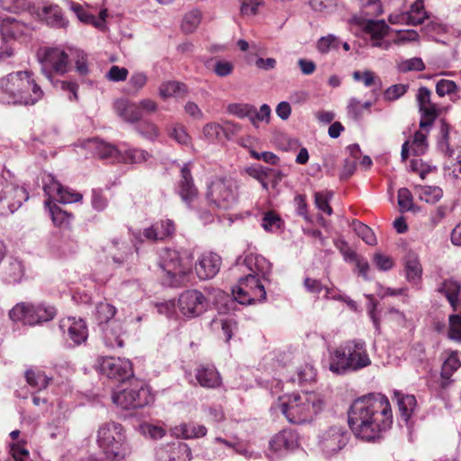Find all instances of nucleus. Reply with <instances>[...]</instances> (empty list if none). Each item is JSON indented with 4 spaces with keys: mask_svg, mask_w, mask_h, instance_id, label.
Listing matches in <instances>:
<instances>
[{
    "mask_svg": "<svg viewBox=\"0 0 461 461\" xmlns=\"http://www.w3.org/2000/svg\"><path fill=\"white\" fill-rule=\"evenodd\" d=\"M416 194L421 201L435 203L442 197L443 192L438 186L420 185L416 187Z\"/></svg>",
    "mask_w": 461,
    "mask_h": 461,
    "instance_id": "a19ab883",
    "label": "nucleus"
},
{
    "mask_svg": "<svg viewBox=\"0 0 461 461\" xmlns=\"http://www.w3.org/2000/svg\"><path fill=\"white\" fill-rule=\"evenodd\" d=\"M348 425L356 438L376 442L393 424L388 398L382 393H369L355 400L348 410Z\"/></svg>",
    "mask_w": 461,
    "mask_h": 461,
    "instance_id": "f257e3e1",
    "label": "nucleus"
},
{
    "mask_svg": "<svg viewBox=\"0 0 461 461\" xmlns=\"http://www.w3.org/2000/svg\"><path fill=\"white\" fill-rule=\"evenodd\" d=\"M167 133L169 137L175 140L178 144L186 146L190 143L191 138L182 124H172L167 128Z\"/></svg>",
    "mask_w": 461,
    "mask_h": 461,
    "instance_id": "603ef678",
    "label": "nucleus"
},
{
    "mask_svg": "<svg viewBox=\"0 0 461 461\" xmlns=\"http://www.w3.org/2000/svg\"><path fill=\"white\" fill-rule=\"evenodd\" d=\"M191 162L184 164L180 170V180L178 183V194L186 204H190L198 194L191 175Z\"/></svg>",
    "mask_w": 461,
    "mask_h": 461,
    "instance_id": "4be33fe9",
    "label": "nucleus"
},
{
    "mask_svg": "<svg viewBox=\"0 0 461 461\" xmlns=\"http://www.w3.org/2000/svg\"><path fill=\"white\" fill-rule=\"evenodd\" d=\"M48 431L51 438H62L65 436L67 429L65 427L64 417H57L48 425Z\"/></svg>",
    "mask_w": 461,
    "mask_h": 461,
    "instance_id": "052dcab7",
    "label": "nucleus"
},
{
    "mask_svg": "<svg viewBox=\"0 0 461 461\" xmlns=\"http://www.w3.org/2000/svg\"><path fill=\"white\" fill-rule=\"evenodd\" d=\"M409 86L405 84H397L389 86L384 93V98L392 102L402 97L408 90Z\"/></svg>",
    "mask_w": 461,
    "mask_h": 461,
    "instance_id": "0e129e2a",
    "label": "nucleus"
},
{
    "mask_svg": "<svg viewBox=\"0 0 461 461\" xmlns=\"http://www.w3.org/2000/svg\"><path fill=\"white\" fill-rule=\"evenodd\" d=\"M68 54L60 48H47L38 52L41 71L52 85L70 93L69 100L77 99L78 86L73 82L54 81L53 73L64 74L68 68Z\"/></svg>",
    "mask_w": 461,
    "mask_h": 461,
    "instance_id": "0eeeda50",
    "label": "nucleus"
},
{
    "mask_svg": "<svg viewBox=\"0 0 461 461\" xmlns=\"http://www.w3.org/2000/svg\"><path fill=\"white\" fill-rule=\"evenodd\" d=\"M447 353V357L442 365L441 377L443 379H449L452 375L461 366V360L458 351L450 350Z\"/></svg>",
    "mask_w": 461,
    "mask_h": 461,
    "instance_id": "4c0bfd02",
    "label": "nucleus"
},
{
    "mask_svg": "<svg viewBox=\"0 0 461 461\" xmlns=\"http://www.w3.org/2000/svg\"><path fill=\"white\" fill-rule=\"evenodd\" d=\"M243 264L249 271V274H253L262 280L267 281L271 273V263L261 255L250 253L245 257Z\"/></svg>",
    "mask_w": 461,
    "mask_h": 461,
    "instance_id": "5701e85b",
    "label": "nucleus"
},
{
    "mask_svg": "<svg viewBox=\"0 0 461 461\" xmlns=\"http://www.w3.org/2000/svg\"><path fill=\"white\" fill-rule=\"evenodd\" d=\"M195 378L199 384L205 388H216L221 385V379L213 366L202 365L197 367Z\"/></svg>",
    "mask_w": 461,
    "mask_h": 461,
    "instance_id": "cd10ccee",
    "label": "nucleus"
},
{
    "mask_svg": "<svg viewBox=\"0 0 461 461\" xmlns=\"http://www.w3.org/2000/svg\"><path fill=\"white\" fill-rule=\"evenodd\" d=\"M59 329L62 330L65 339L71 341V346L80 345L87 339V327L82 320L76 318H67L60 321Z\"/></svg>",
    "mask_w": 461,
    "mask_h": 461,
    "instance_id": "6ab92c4d",
    "label": "nucleus"
},
{
    "mask_svg": "<svg viewBox=\"0 0 461 461\" xmlns=\"http://www.w3.org/2000/svg\"><path fill=\"white\" fill-rule=\"evenodd\" d=\"M253 105L249 104H230L227 111L239 118H249L250 120Z\"/></svg>",
    "mask_w": 461,
    "mask_h": 461,
    "instance_id": "69168bd1",
    "label": "nucleus"
},
{
    "mask_svg": "<svg viewBox=\"0 0 461 461\" xmlns=\"http://www.w3.org/2000/svg\"><path fill=\"white\" fill-rule=\"evenodd\" d=\"M56 309L51 305L19 303L9 311V317L14 322L33 326L52 320Z\"/></svg>",
    "mask_w": 461,
    "mask_h": 461,
    "instance_id": "1a4fd4ad",
    "label": "nucleus"
},
{
    "mask_svg": "<svg viewBox=\"0 0 461 461\" xmlns=\"http://www.w3.org/2000/svg\"><path fill=\"white\" fill-rule=\"evenodd\" d=\"M149 157V154L144 149L129 148L120 150L118 161H122L124 163L140 164L147 161Z\"/></svg>",
    "mask_w": 461,
    "mask_h": 461,
    "instance_id": "58836bf2",
    "label": "nucleus"
},
{
    "mask_svg": "<svg viewBox=\"0 0 461 461\" xmlns=\"http://www.w3.org/2000/svg\"><path fill=\"white\" fill-rule=\"evenodd\" d=\"M25 378L30 386L37 390L45 389L51 379L45 373L37 368H30L25 372Z\"/></svg>",
    "mask_w": 461,
    "mask_h": 461,
    "instance_id": "e433bc0d",
    "label": "nucleus"
},
{
    "mask_svg": "<svg viewBox=\"0 0 461 461\" xmlns=\"http://www.w3.org/2000/svg\"><path fill=\"white\" fill-rule=\"evenodd\" d=\"M98 365L100 372L110 379L124 382L133 375L131 363L126 358L101 357Z\"/></svg>",
    "mask_w": 461,
    "mask_h": 461,
    "instance_id": "2eb2a0df",
    "label": "nucleus"
},
{
    "mask_svg": "<svg viewBox=\"0 0 461 461\" xmlns=\"http://www.w3.org/2000/svg\"><path fill=\"white\" fill-rule=\"evenodd\" d=\"M348 443V432L342 426H331L320 436L318 446L326 456H331L340 451Z\"/></svg>",
    "mask_w": 461,
    "mask_h": 461,
    "instance_id": "ddd939ff",
    "label": "nucleus"
},
{
    "mask_svg": "<svg viewBox=\"0 0 461 461\" xmlns=\"http://www.w3.org/2000/svg\"><path fill=\"white\" fill-rule=\"evenodd\" d=\"M428 128H420V131H417L414 133L413 140L411 143L412 153L415 156H420L425 153L428 144H427V133Z\"/></svg>",
    "mask_w": 461,
    "mask_h": 461,
    "instance_id": "8fccbe9b",
    "label": "nucleus"
},
{
    "mask_svg": "<svg viewBox=\"0 0 461 461\" xmlns=\"http://www.w3.org/2000/svg\"><path fill=\"white\" fill-rule=\"evenodd\" d=\"M265 281L253 274L240 277L231 290L233 298L244 305L265 302L267 299V292L263 284Z\"/></svg>",
    "mask_w": 461,
    "mask_h": 461,
    "instance_id": "9b49d317",
    "label": "nucleus"
},
{
    "mask_svg": "<svg viewBox=\"0 0 461 461\" xmlns=\"http://www.w3.org/2000/svg\"><path fill=\"white\" fill-rule=\"evenodd\" d=\"M207 300L198 290H185L180 294L177 301L179 312L186 318L201 315L207 309Z\"/></svg>",
    "mask_w": 461,
    "mask_h": 461,
    "instance_id": "4468645a",
    "label": "nucleus"
},
{
    "mask_svg": "<svg viewBox=\"0 0 461 461\" xmlns=\"http://www.w3.org/2000/svg\"><path fill=\"white\" fill-rule=\"evenodd\" d=\"M191 448L183 442H173L156 449V461H190Z\"/></svg>",
    "mask_w": 461,
    "mask_h": 461,
    "instance_id": "aec40b11",
    "label": "nucleus"
},
{
    "mask_svg": "<svg viewBox=\"0 0 461 461\" xmlns=\"http://www.w3.org/2000/svg\"><path fill=\"white\" fill-rule=\"evenodd\" d=\"M407 13L410 14L411 26L421 24L427 18H429L428 14L424 8L423 0H416L411 5V9L407 11Z\"/></svg>",
    "mask_w": 461,
    "mask_h": 461,
    "instance_id": "a18cd8bd",
    "label": "nucleus"
},
{
    "mask_svg": "<svg viewBox=\"0 0 461 461\" xmlns=\"http://www.w3.org/2000/svg\"><path fill=\"white\" fill-rule=\"evenodd\" d=\"M271 116V108L268 104H264L260 106L259 110H257L255 106L252 108L250 122L256 128L258 127V122H269Z\"/></svg>",
    "mask_w": 461,
    "mask_h": 461,
    "instance_id": "5fc2aeb1",
    "label": "nucleus"
},
{
    "mask_svg": "<svg viewBox=\"0 0 461 461\" xmlns=\"http://www.w3.org/2000/svg\"><path fill=\"white\" fill-rule=\"evenodd\" d=\"M71 59L75 61L76 71L80 76L89 74L88 56L81 50H70Z\"/></svg>",
    "mask_w": 461,
    "mask_h": 461,
    "instance_id": "49530a36",
    "label": "nucleus"
},
{
    "mask_svg": "<svg viewBox=\"0 0 461 461\" xmlns=\"http://www.w3.org/2000/svg\"><path fill=\"white\" fill-rule=\"evenodd\" d=\"M0 7L5 11L18 13L30 7L27 0H0Z\"/></svg>",
    "mask_w": 461,
    "mask_h": 461,
    "instance_id": "e2e57ef3",
    "label": "nucleus"
},
{
    "mask_svg": "<svg viewBox=\"0 0 461 461\" xmlns=\"http://www.w3.org/2000/svg\"><path fill=\"white\" fill-rule=\"evenodd\" d=\"M363 32L369 36L373 47L382 50H389L392 42L385 41L384 37L388 34L391 28L384 20L362 19L358 22Z\"/></svg>",
    "mask_w": 461,
    "mask_h": 461,
    "instance_id": "f3484780",
    "label": "nucleus"
},
{
    "mask_svg": "<svg viewBox=\"0 0 461 461\" xmlns=\"http://www.w3.org/2000/svg\"><path fill=\"white\" fill-rule=\"evenodd\" d=\"M43 190L48 196L46 201H52L60 203H71L82 199V194L66 188L58 182L51 174L44 175L42 178Z\"/></svg>",
    "mask_w": 461,
    "mask_h": 461,
    "instance_id": "dca6fc26",
    "label": "nucleus"
},
{
    "mask_svg": "<svg viewBox=\"0 0 461 461\" xmlns=\"http://www.w3.org/2000/svg\"><path fill=\"white\" fill-rule=\"evenodd\" d=\"M31 71L13 72L0 78V101L14 105H33L43 97Z\"/></svg>",
    "mask_w": 461,
    "mask_h": 461,
    "instance_id": "f03ea898",
    "label": "nucleus"
},
{
    "mask_svg": "<svg viewBox=\"0 0 461 461\" xmlns=\"http://www.w3.org/2000/svg\"><path fill=\"white\" fill-rule=\"evenodd\" d=\"M371 365L365 341L349 340L337 348L330 357V370L341 375L357 371Z\"/></svg>",
    "mask_w": 461,
    "mask_h": 461,
    "instance_id": "423d86ee",
    "label": "nucleus"
},
{
    "mask_svg": "<svg viewBox=\"0 0 461 461\" xmlns=\"http://www.w3.org/2000/svg\"><path fill=\"white\" fill-rule=\"evenodd\" d=\"M42 18L46 23L54 28H63L68 24L59 5H46L42 8Z\"/></svg>",
    "mask_w": 461,
    "mask_h": 461,
    "instance_id": "2f4dec72",
    "label": "nucleus"
},
{
    "mask_svg": "<svg viewBox=\"0 0 461 461\" xmlns=\"http://www.w3.org/2000/svg\"><path fill=\"white\" fill-rule=\"evenodd\" d=\"M162 235L163 234L157 232V229L154 228L153 224L145 228L142 231L132 232V242L136 251L139 250V243H143L144 241L155 242L162 240Z\"/></svg>",
    "mask_w": 461,
    "mask_h": 461,
    "instance_id": "ea45409f",
    "label": "nucleus"
},
{
    "mask_svg": "<svg viewBox=\"0 0 461 461\" xmlns=\"http://www.w3.org/2000/svg\"><path fill=\"white\" fill-rule=\"evenodd\" d=\"M406 278L412 284H418L421 278L422 268L417 255L409 253L405 257Z\"/></svg>",
    "mask_w": 461,
    "mask_h": 461,
    "instance_id": "f704fd0d",
    "label": "nucleus"
},
{
    "mask_svg": "<svg viewBox=\"0 0 461 461\" xmlns=\"http://www.w3.org/2000/svg\"><path fill=\"white\" fill-rule=\"evenodd\" d=\"M120 294L122 297L132 300L141 297L142 292L138 282L127 281L122 285Z\"/></svg>",
    "mask_w": 461,
    "mask_h": 461,
    "instance_id": "4d7b16f0",
    "label": "nucleus"
},
{
    "mask_svg": "<svg viewBox=\"0 0 461 461\" xmlns=\"http://www.w3.org/2000/svg\"><path fill=\"white\" fill-rule=\"evenodd\" d=\"M207 429L203 425L194 422L183 423L174 429V434L176 437L184 438H195L205 436Z\"/></svg>",
    "mask_w": 461,
    "mask_h": 461,
    "instance_id": "72a5a7b5",
    "label": "nucleus"
},
{
    "mask_svg": "<svg viewBox=\"0 0 461 461\" xmlns=\"http://www.w3.org/2000/svg\"><path fill=\"white\" fill-rule=\"evenodd\" d=\"M12 175L10 171L3 172L0 177L1 191L0 202L5 203L11 212L18 210L28 200L29 194L26 189L13 181H8Z\"/></svg>",
    "mask_w": 461,
    "mask_h": 461,
    "instance_id": "f8f14e48",
    "label": "nucleus"
},
{
    "mask_svg": "<svg viewBox=\"0 0 461 461\" xmlns=\"http://www.w3.org/2000/svg\"><path fill=\"white\" fill-rule=\"evenodd\" d=\"M353 78L356 81H363L365 86H375L374 91H379L382 86L381 79L375 76V74L370 70H366L364 72L355 71L353 73Z\"/></svg>",
    "mask_w": 461,
    "mask_h": 461,
    "instance_id": "de8ad7c7",
    "label": "nucleus"
},
{
    "mask_svg": "<svg viewBox=\"0 0 461 461\" xmlns=\"http://www.w3.org/2000/svg\"><path fill=\"white\" fill-rule=\"evenodd\" d=\"M269 446L274 452L280 454L294 450L298 447V435L292 429H284L272 438Z\"/></svg>",
    "mask_w": 461,
    "mask_h": 461,
    "instance_id": "b1692460",
    "label": "nucleus"
},
{
    "mask_svg": "<svg viewBox=\"0 0 461 461\" xmlns=\"http://www.w3.org/2000/svg\"><path fill=\"white\" fill-rule=\"evenodd\" d=\"M331 192H316L314 194V203L316 207L327 213L328 215H331L332 208L330 206V200L332 197Z\"/></svg>",
    "mask_w": 461,
    "mask_h": 461,
    "instance_id": "13d9d810",
    "label": "nucleus"
},
{
    "mask_svg": "<svg viewBox=\"0 0 461 461\" xmlns=\"http://www.w3.org/2000/svg\"><path fill=\"white\" fill-rule=\"evenodd\" d=\"M185 92V86L176 81H167L162 83L159 86V95L163 99L177 96Z\"/></svg>",
    "mask_w": 461,
    "mask_h": 461,
    "instance_id": "c03bdc74",
    "label": "nucleus"
},
{
    "mask_svg": "<svg viewBox=\"0 0 461 461\" xmlns=\"http://www.w3.org/2000/svg\"><path fill=\"white\" fill-rule=\"evenodd\" d=\"M447 338L461 344V314L448 316Z\"/></svg>",
    "mask_w": 461,
    "mask_h": 461,
    "instance_id": "09e8293b",
    "label": "nucleus"
},
{
    "mask_svg": "<svg viewBox=\"0 0 461 461\" xmlns=\"http://www.w3.org/2000/svg\"><path fill=\"white\" fill-rule=\"evenodd\" d=\"M150 388L143 382L133 378L127 387L113 393V402L124 410L143 408L153 402Z\"/></svg>",
    "mask_w": 461,
    "mask_h": 461,
    "instance_id": "6e6552de",
    "label": "nucleus"
},
{
    "mask_svg": "<svg viewBox=\"0 0 461 461\" xmlns=\"http://www.w3.org/2000/svg\"><path fill=\"white\" fill-rule=\"evenodd\" d=\"M24 276V267L18 258H9L4 267L2 279L6 284H17Z\"/></svg>",
    "mask_w": 461,
    "mask_h": 461,
    "instance_id": "c85d7f7f",
    "label": "nucleus"
},
{
    "mask_svg": "<svg viewBox=\"0 0 461 461\" xmlns=\"http://www.w3.org/2000/svg\"><path fill=\"white\" fill-rule=\"evenodd\" d=\"M420 112L423 119L420 122V128H429L432 125L435 119L439 115L440 110L439 108L431 102L424 105L420 106Z\"/></svg>",
    "mask_w": 461,
    "mask_h": 461,
    "instance_id": "37998d69",
    "label": "nucleus"
},
{
    "mask_svg": "<svg viewBox=\"0 0 461 461\" xmlns=\"http://www.w3.org/2000/svg\"><path fill=\"white\" fill-rule=\"evenodd\" d=\"M116 309L113 305L108 303H100L96 306V319L99 321V324L110 323L111 320L115 315Z\"/></svg>",
    "mask_w": 461,
    "mask_h": 461,
    "instance_id": "3c124183",
    "label": "nucleus"
},
{
    "mask_svg": "<svg viewBox=\"0 0 461 461\" xmlns=\"http://www.w3.org/2000/svg\"><path fill=\"white\" fill-rule=\"evenodd\" d=\"M114 110L123 121L128 122H136L142 119V113L138 103L119 99L114 103Z\"/></svg>",
    "mask_w": 461,
    "mask_h": 461,
    "instance_id": "bb28decb",
    "label": "nucleus"
},
{
    "mask_svg": "<svg viewBox=\"0 0 461 461\" xmlns=\"http://www.w3.org/2000/svg\"><path fill=\"white\" fill-rule=\"evenodd\" d=\"M316 371L310 364H304L297 368L296 373L289 378L293 384L303 385L315 380Z\"/></svg>",
    "mask_w": 461,
    "mask_h": 461,
    "instance_id": "c9c22d12",
    "label": "nucleus"
},
{
    "mask_svg": "<svg viewBox=\"0 0 461 461\" xmlns=\"http://www.w3.org/2000/svg\"><path fill=\"white\" fill-rule=\"evenodd\" d=\"M24 25L13 17H5L1 20L0 32L4 40L15 39L23 32Z\"/></svg>",
    "mask_w": 461,
    "mask_h": 461,
    "instance_id": "473e14b6",
    "label": "nucleus"
},
{
    "mask_svg": "<svg viewBox=\"0 0 461 461\" xmlns=\"http://www.w3.org/2000/svg\"><path fill=\"white\" fill-rule=\"evenodd\" d=\"M194 256L191 250H165L160 258L162 284L167 286H180L186 283L187 276L194 267Z\"/></svg>",
    "mask_w": 461,
    "mask_h": 461,
    "instance_id": "39448f33",
    "label": "nucleus"
},
{
    "mask_svg": "<svg viewBox=\"0 0 461 461\" xmlns=\"http://www.w3.org/2000/svg\"><path fill=\"white\" fill-rule=\"evenodd\" d=\"M323 408L324 399L315 392L285 394L272 406V410L281 412L293 424L312 421Z\"/></svg>",
    "mask_w": 461,
    "mask_h": 461,
    "instance_id": "7ed1b4c3",
    "label": "nucleus"
},
{
    "mask_svg": "<svg viewBox=\"0 0 461 461\" xmlns=\"http://www.w3.org/2000/svg\"><path fill=\"white\" fill-rule=\"evenodd\" d=\"M99 461H121L131 453L125 428L113 420L102 423L96 431Z\"/></svg>",
    "mask_w": 461,
    "mask_h": 461,
    "instance_id": "20e7f679",
    "label": "nucleus"
},
{
    "mask_svg": "<svg viewBox=\"0 0 461 461\" xmlns=\"http://www.w3.org/2000/svg\"><path fill=\"white\" fill-rule=\"evenodd\" d=\"M347 114L350 119L357 122L363 118V108L358 99L352 97L348 100Z\"/></svg>",
    "mask_w": 461,
    "mask_h": 461,
    "instance_id": "338daca9",
    "label": "nucleus"
},
{
    "mask_svg": "<svg viewBox=\"0 0 461 461\" xmlns=\"http://www.w3.org/2000/svg\"><path fill=\"white\" fill-rule=\"evenodd\" d=\"M238 182L231 177H220L213 180L208 187L207 197L217 208L228 210L238 200Z\"/></svg>",
    "mask_w": 461,
    "mask_h": 461,
    "instance_id": "9d476101",
    "label": "nucleus"
},
{
    "mask_svg": "<svg viewBox=\"0 0 461 461\" xmlns=\"http://www.w3.org/2000/svg\"><path fill=\"white\" fill-rule=\"evenodd\" d=\"M82 148L90 152L93 156L100 158L119 160L120 150L113 145L99 139H88L83 141Z\"/></svg>",
    "mask_w": 461,
    "mask_h": 461,
    "instance_id": "412c9836",
    "label": "nucleus"
},
{
    "mask_svg": "<svg viewBox=\"0 0 461 461\" xmlns=\"http://www.w3.org/2000/svg\"><path fill=\"white\" fill-rule=\"evenodd\" d=\"M282 224L281 218L273 212H267L262 218V227L267 231H276Z\"/></svg>",
    "mask_w": 461,
    "mask_h": 461,
    "instance_id": "680f3d73",
    "label": "nucleus"
},
{
    "mask_svg": "<svg viewBox=\"0 0 461 461\" xmlns=\"http://www.w3.org/2000/svg\"><path fill=\"white\" fill-rule=\"evenodd\" d=\"M202 14L199 10H192L188 12L182 23V30L185 33H191L198 27L201 23Z\"/></svg>",
    "mask_w": 461,
    "mask_h": 461,
    "instance_id": "864d4df0",
    "label": "nucleus"
},
{
    "mask_svg": "<svg viewBox=\"0 0 461 461\" xmlns=\"http://www.w3.org/2000/svg\"><path fill=\"white\" fill-rule=\"evenodd\" d=\"M107 253L113 263L121 266L128 262L130 258L132 257V249L129 243L115 238L107 246Z\"/></svg>",
    "mask_w": 461,
    "mask_h": 461,
    "instance_id": "a878e982",
    "label": "nucleus"
},
{
    "mask_svg": "<svg viewBox=\"0 0 461 461\" xmlns=\"http://www.w3.org/2000/svg\"><path fill=\"white\" fill-rule=\"evenodd\" d=\"M30 454L27 449L20 446H12L10 452L0 456V461H29Z\"/></svg>",
    "mask_w": 461,
    "mask_h": 461,
    "instance_id": "6e6d98bb",
    "label": "nucleus"
},
{
    "mask_svg": "<svg viewBox=\"0 0 461 461\" xmlns=\"http://www.w3.org/2000/svg\"><path fill=\"white\" fill-rule=\"evenodd\" d=\"M340 41L339 40L330 34L325 37H321L317 42V49L321 53H328L332 50H338L339 48Z\"/></svg>",
    "mask_w": 461,
    "mask_h": 461,
    "instance_id": "bf43d9fd",
    "label": "nucleus"
},
{
    "mask_svg": "<svg viewBox=\"0 0 461 461\" xmlns=\"http://www.w3.org/2000/svg\"><path fill=\"white\" fill-rule=\"evenodd\" d=\"M44 204L49 208L53 223L59 227H65L69 224L72 215L63 211L59 206L51 203L50 201H45Z\"/></svg>",
    "mask_w": 461,
    "mask_h": 461,
    "instance_id": "79ce46f5",
    "label": "nucleus"
},
{
    "mask_svg": "<svg viewBox=\"0 0 461 461\" xmlns=\"http://www.w3.org/2000/svg\"><path fill=\"white\" fill-rule=\"evenodd\" d=\"M438 291L445 295L452 310H459V294L461 293L460 284L453 279H447L442 282Z\"/></svg>",
    "mask_w": 461,
    "mask_h": 461,
    "instance_id": "c756f323",
    "label": "nucleus"
},
{
    "mask_svg": "<svg viewBox=\"0 0 461 461\" xmlns=\"http://www.w3.org/2000/svg\"><path fill=\"white\" fill-rule=\"evenodd\" d=\"M102 331L104 343L108 348L123 347L125 332L121 322L111 321L110 323L102 327Z\"/></svg>",
    "mask_w": 461,
    "mask_h": 461,
    "instance_id": "393cba45",
    "label": "nucleus"
},
{
    "mask_svg": "<svg viewBox=\"0 0 461 461\" xmlns=\"http://www.w3.org/2000/svg\"><path fill=\"white\" fill-rule=\"evenodd\" d=\"M394 396L402 419L408 421L417 406L415 396L411 394H404L401 392H395Z\"/></svg>",
    "mask_w": 461,
    "mask_h": 461,
    "instance_id": "7c9ffc66",
    "label": "nucleus"
},
{
    "mask_svg": "<svg viewBox=\"0 0 461 461\" xmlns=\"http://www.w3.org/2000/svg\"><path fill=\"white\" fill-rule=\"evenodd\" d=\"M445 176L453 182L461 178V151L457 156V160L451 166L446 167L445 169Z\"/></svg>",
    "mask_w": 461,
    "mask_h": 461,
    "instance_id": "774afa93",
    "label": "nucleus"
},
{
    "mask_svg": "<svg viewBox=\"0 0 461 461\" xmlns=\"http://www.w3.org/2000/svg\"><path fill=\"white\" fill-rule=\"evenodd\" d=\"M221 258L211 251L201 254L194 264V271L200 280L213 278L220 271Z\"/></svg>",
    "mask_w": 461,
    "mask_h": 461,
    "instance_id": "a211bd4d",
    "label": "nucleus"
}]
</instances>
